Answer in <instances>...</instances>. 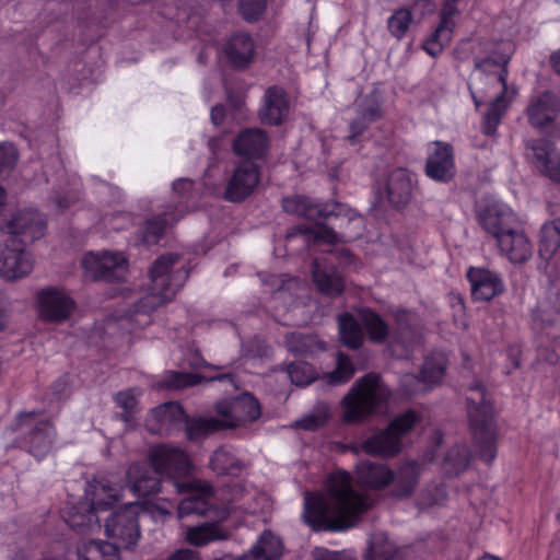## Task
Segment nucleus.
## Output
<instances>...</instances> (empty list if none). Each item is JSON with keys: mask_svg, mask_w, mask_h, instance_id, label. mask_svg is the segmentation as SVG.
Masks as SVG:
<instances>
[{"mask_svg": "<svg viewBox=\"0 0 560 560\" xmlns=\"http://www.w3.org/2000/svg\"><path fill=\"white\" fill-rule=\"evenodd\" d=\"M258 167L253 162H244L237 166L231 177L226 189L225 198L230 201H241L249 196L259 183Z\"/></svg>", "mask_w": 560, "mask_h": 560, "instance_id": "4be33fe9", "label": "nucleus"}, {"mask_svg": "<svg viewBox=\"0 0 560 560\" xmlns=\"http://www.w3.org/2000/svg\"><path fill=\"white\" fill-rule=\"evenodd\" d=\"M225 115V110L222 106H214L211 109V119L214 125L221 124L223 117Z\"/></svg>", "mask_w": 560, "mask_h": 560, "instance_id": "774afa93", "label": "nucleus"}, {"mask_svg": "<svg viewBox=\"0 0 560 560\" xmlns=\"http://www.w3.org/2000/svg\"><path fill=\"white\" fill-rule=\"evenodd\" d=\"M330 416V409L327 404L319 402L314 410L295 422V427L305 430H315L324 425Z\"/></svg>", "mask_w": 560, "mask_h": 560, "instance_id": "a18cd8bd", "label": "nucleus"}, {"mask_svg": "<svg viewBox=\"0 0 560 560\" xmlns=\"http://www.w3.org/2000/svg\"><path fill=\"white\" fill-rule=\"evenodd\" d=\"M288 350L294 354H314L325 349L324 343L316 337L292 332L285 337Z\"/></svg>", "mask_w": 560, "mask_h": 560, "instance_id": "a19ab883", "label": "nucleus"}, {"mask_svg": "<svg viewBox=\"0 0 560 560\" xmlns=\"http://www.w3.org/2000/svg\"><path fill=\"white\" fill-rule=\"evenodd\" d=\"M18 161V151L12 143L3 142L0 144V176L8 175L15 166Z\"/></svg>", "mask_w": 560, "mask_h": 560, "instance_id": "6e6d98bb", "label": "nucleus"}, {"mask_svg": "<svg viewBox=\"0 0 560 560\" xmlns=\"http://www.w3.org/2000/svg\"><path fill=\"white\" fill-rule=\"evenodd\" d=\"M222 51L234 68L244 69L254 60L255 46L248 34L238 32L224 42Z\"/></svg>", "mask_w": 560, "mask_h": 560, "instance_id": "a878e982", "label": "nucleus"}, {"mask_svg": "<svg viewBox=\"0 0 560 560\" xmlns=\"http://www.w3.org/2000/svg\"><path fill=\"white\" fill-rule=\"evenodd\" d=\"M382 116V110L378 105H373L360 112V119L362 122L353 121L350 125V139L353 140L359 136L366 127L368 124L375 121Z\"/></svg>", "mask_w": 560, "mask_h": 560, "instance_id": "603ef678", "label": "nucleus"}, {"mask_svg": "<svg viewBox=\"0 0 560 560\" xmlns=\"http://www.w3.org/2000/svg\"><path fill=\"white\" fill-rule=\"evenodd\" d=\"M314 560H355L354 557L348 552L329 551L324 548H315Z\"/></svg>", "mask_w": 560, "mask_h": 560, "instance_id": "052dcab7", "label": "nucleus"}, {"mask_svg": "<svg viewBox=\"0 0 560 560\" xmlns=\"http://www.w3.org/2000/svg\"><path fill=\"white\" fill-rule=\"evenodd\" d=\"M557 109L555 96L548 92L544 93L534 98L527 108L529 122L536 128H542L555 119Z\"/></svg>", "mask_w": 560, "mask_h": 560, "instance_id": "c9c22d12", "label": "nucleus"}, {"mask_svg": "<svg viewBox=\"0 0 560 560\" xmlns=\"http://www.w3.org/2000/svg\"><path fill=\"white\" fill-rule=\"evenodd\" d=\"M508 357L514 369L521 365V349L517 346H513L509 349Z\"/></svg>", "mask_w": 560, "mask_h": 560, "instance_id": "69168bd1", "label": "nucleus"}, {"mask_svg": "<svg viewBox=\"0 0 560 560\" xmlns=\"http://www.w3.org/2000/svg\"><path fill=\"white\" fill-rule=\"evenodd\" d=\"M176 220V217L148 220L144 226H142V242L155 244L164 234L166 226L174 223Z\"/></svg>", "mask_w": 560, "mask_h": 560, "instance_id": "49530a36", "label": "nucleus"}, {"mask_svg": "<svg viewBox=\"0 0 560 560\" xmlns=\"http://www.w3.org/2000/svg\"><path fill=\"white\" fill-rule=\"evenodd\" d=\"M479 221L483 229L498 240L499 236L514 228L516 217L508 205L493 201L480 211Z\"/></svg>", "mask_w": 560, "mask_h": 560, "instance_id": "412c9836", "label": "nucleus"}, {"mask_svg": "<svg viewBox=\"0 0 560 560\" xmlns=\"http://www.w3.org/2000/svg\"><path fill=\"white\" fill-rule=\"evenodd\" d=\"M497 242L511 262L526 261L533 254V245L521 230L513 228L499 236Z\"/></svg>", "mask_w": 560, "mask_h": 560, "instance_id": "cd10ccee", "label": "nucleus"}, {"mask_svg": "<svg viewBox=\"0 0 560 560\" xmlns=\"http://www.w3.org/2000/svg\"><path fill=\"white\" fill-rule=\"evenodd\" d=\"M421 475V467L416 463L401 465L395 478L394 472L383 464L362 462L357 465V481L370 489H382L395 480V495L405 498L411 494Z\"/></svg>", "mask_w": 560, "mask_h": 560, "instance_id": "423d86ee", "label": "nucleus"}, {"mask_svg": "<svg viewBox=\"0 0 560 560\" xmlns=\"http://www.w3.org/2000/svg\"><path fill=\"white\" fill-rule=\"evenodd\" d=\"M215 411L222 429L236 428L253 422L261 415L259 402L248 393L218 401Z\"/></svg>", "mask_w": 560, "mask_h": 560, "instance_id": "f8f14e48", "label": "nucleus"}, {"mask_svg": "<svg viewBox=\"0 0 560 560\" xmlns=\"http://www.w3.org/2000/svg\"><path fill=\"white\" fill-rule=\"evenodd\" d=\"M359 319L362 323L371 341L383 342L389 336L387 324L375 312L368 308L361 310L359 312Z\"/></svg>", "mask_w": 560, "mask_h": 560, "instance_id": "ea45409f", "label": "nucleus"}, {"mask_svg": "<svg viewBox=\"0 0 560 560\" xmlns=\"http://www.w3.org/2000/svg\"><path fill=\"white\" fill-rule=\"evenodd\" d=\"M33 269V260L15 237L0 243V277L16 280L27 276Z\"/></svg>", "mask_w": 560, "mask_h": 560, "instance_id": "2eb2a0df", "label": "nucleus"}, {"mask_svg": "<svg viewBox=\"0 0 560 560\" xmlns=\"http://www.w3.org/2000/svg\"><path fill=\"white\" fill-rule=\"evenodd\" d=\"M70 386V381L68 375L60 376L52 385L51 389L56 397H61L65 395Z\"/></svg>", "mask_w": 560, "mask_h": 560, "instance_id": "680f3d73", "label": "nucleus"}, {"mask_svg": "<svg viewBox=\"0 0 560 560\" xmlns=\"http://www.w3.org/2000/svg\"><path fill=\"white\" fill-rule=\"evenodd\" d=\"M417 417L407 411L397 417L386 430L380 431L362 444L364 452L371 455L392 456L401 450V436L416 423Z\"/></svg>", "mask_w": 560, "mask_h": 560, "instance_id": "9d476101", "label": "nucleus"}, {"mask_svg": "<svg viewBox=\"0 0 560 560\" xmlns=\"http://www.w3.org/2000/svg\"><path fill=\"white\" fill-rule=\"evenodd\" d=\"M12 430L20 447L37 459L44 458L57 439L55 423L40 410L22 411L16 415Z\"/></svg>", "mask_w": 560, "mask_h": 560, "instance_id": "39448f33", "label": "nucleus"}, {"mask_svg": "<svg viewBox=\"0 0 560 560\" xmlns=\"http://www.w3.org/2000/svg\"><path fill=\"white\" fill-rule=\"evenodd\" d=\"M226 535L217 524H203L191 527L186 533V539L191 545L203 546L212 540L224 538Z\"/></svg>", "mask_w": 560, "mask_h": 560, "instance_id": "c03bdc74", "label": "nucleus"}, {"mask_svg": "<svg viewBox=\"0 0 560 560\" xmlns=\"http://www.w3.org/2000/svg\"><path fill=\"white\" fill-rule=\"evenodd\" d=\"M185 417L179 404L174 401L164 402L149 412L147 428L153 433H170L179 428Z\"/></svg>", "mask_w": 560, "mask_h": 560, "instance_id": "b1692460", "label": "nucleus"}, {"mask_svg": "<svg viewBox=\"0 0 560 560\" xmlns=\"http://www.w3.org/2000/svg\"><path fill=\"white\" fill-rule=\"evenodd\" d=\"M140 466L135 463L127 471V480L121 490L128 489L137 499L124 504L105 521L107 537L115 540L119 548L132 549L140 538Z\"/></svg>", "mask_w": 560, "mask_h": 560, "instance_id": "20e7f679", "label": "nucleus"}, {"mask_svg": "<svg viewBox=\"0 0 560 560\" xmlns=\"http://www.w3.org/2000/svg\"><path fill=\"white\" fill-rule=\"evenodd\" d=\"M415 10H422L423 13H433L435 5L430 0H419L415 4Z\"/></svg>", "mask_w": 560, "mask_h": 560, "instance_id": "338daca9", "label": "nucleus"}, {"mask_svg": "<svg viewBox=\"0 0 560 560\" xmlns=\"http://www.w3.org/2000/svg\"><path fill=\"white\" fill-rule=\"evenodd\" d=\"M282 207L288 213L302 215L310 220L330 218L336 220L335 226L340 229V234H337L330 228L319 224L314 228L299 229L306 240L312 238L314 242H325L328 244L348 242L359 236L363 229V218L342 203L329 202L322 205L308 197L292 196L283 199Z\"/></svg>", "mask_w": 560, "mask_h": 560, "instance_id": "7ed1b4c3", "label": "nucleus"}, {"mask_svg": "<svg viewBox=\"0 0 560 560\" xmlns=\"http://www.w3.org/2000/svg\"><path fill=\"white\" fill-rule=\"evenodd\" d=\"M259 115L266 124H281L289 115V102L285 92L278 86L267 90Z\"/></svg>", "mask_w": 560, "mask_h": 560, "instance_id": "c85d7f7f", "label": "nucleus"}, {"mask_svg": "<svg viewBox=\"0 0 560 560\" xmlns=\"http://www.w3.org/2000/svg\"><path fill=\"white\" fill-rule=\"evenodd\" d=\"M283 551L281 539L270 530H265L248 553L236 560H276Z\"/></svg>", "mask_w": 560, "mask_h": 560, "instance_id": "f704fd0d", "label": "nucleus"}, {"mask_svg": "<svg viewBox=\"0 0 560 560\" xmlns=\"http://www.w3.org/2000/svg\"><path fill=\"white\" fill-rule=\"evenodd\" d=\"M267 8V0H238V11L248 21L258 20Z\"/></svg>", "mask_w": 560, "mask_h": 560, "instance_id": "864d4df0", "label": "nucleus"}, {"mask_svg": "<svg viewBox=\"0 0 560 560\" xmlns=\"http://www.w3.org/2000/svg\"><path fill=\"white\" fill-rule=\"evenodd\" d=\"M288 375L291 382L298 386H305L312 383L316 373L306 362H296L288 366Z\"/></svg>", "mask_w": 560, "mask_h": 560, "instance_id": "8fccbe9b", "label": "nucleus"}, {"mask_svg": "<svg viewBox=\"0 0 560 560\" xmlns=\"http://www.w3.org/2000/svg\"><path fill=\"white\" fill-rule=\"evenodd\" d=\"M210 464L218 474H231L235 466V460L230 452L219 448L213 453Z\"/></svg>", "mask_w": 560, "mask_h": 560, "instance_id": "5fc2aeb1", "label": "nucleus"}, {"mask_svg": "<svg viewBox=\"0 0 560 560\" xmlns=\"http://www.w3.org/2000/svg\"><path fill=\"white\" fill-rule=\"evenodd\" d=\"M370 504L368 497L353 490L347 471H336L327 480L326 494L305 495L303 518L316 529L341 530L350 527Z\"/></svg>", "mask_w": 560, "mask_h": 560, "instance_id": "f257e3e1", "label": "nucleus"}, {"mask_svg": "<svg viewBox=\"0 0 560 560\" xmlns=\"http://www.w3.org/2000/svg\"><path fill=\"white\" fill-rule=\"evenodd\" d=\"M120 497H122L120 491L108 481L95 479L88 483L84 501L89 502V505L97 513L110 508Z\"/></svg>", "mask_w": 560, "mask_h": 560, "instance_id": "c756f323", "label": "nucleus"}, {"mask_svg": "<svg viewBox=\"0 0 560 560\" xmlns=\"http://www.w3.org/2000/svg\"><path fill=\"white\" fill-rule=\"evenodd\" d=\"M115 402L120 409L118 415L126 425L135 429L137 425L138 399L131 389L119 392L115 395Z\"/></svg>", "mask_w": 560, "mask_h": 560, "instance_id": "37998d69", "label": "nucleus"}, {"mask_svg": "<svg viewBox=\"0 0 560 560\" xmlns=\"http://www.w3.org/2000/svg\"><path fill=\"white\" fill-rule=\"evenodd\" d=\"M38 315L45 322L61 323L68 319L75 302L63 289L48 287L37 293Z\"/></svg>", "mask_w": 560, "mask_h": 560, "instance_id": "dca6fc26", "label": "nucleus"}, {"mask_svg": "<svg viewBox=\"0 0 560 560\" xmlns=\"http://www.w3.org/2000/svg\"><path fill=\"white\" fill-rule=\"evenodd\" d=\"M354 372L355 370L350 359L342 353H338L337 366L335 371L326 375V378L329 384L338 385L348 382Z\"/></svg>", "mask_w": 560, "mask_h": 560, "instance_id": "de8ad7c7", "label": "nucleus"}, {"mask_svg": "<svg viewBox=\"0 0 560 560\" xmlns=\"http://www.w3.org/2000/svg\"><path fill=\"white\" fill-rule=\"evenodd\" d=\"M389 396L387 387L374 374H368L355 382L341 400L342 420L358 422L372 413Z\"/></svg>", "mask_w": 560, "mask_h": 560, "instance_id": "0eeeda50", "label": "nucleus"}, {"mask_svg": "<svg viewBox=\"0 0 560 560\" xmlns=\"http://www.w3.org/2000/svg\"><path fill=\"white\" fill-rule=\"evenodd\" d=\"M560 254V218L546 223L541 229L539 255L549 260Z\"/></svg>", "mask_w": 560, "mask_h": 560, "instance_id": "58836bf2", "label": "nucleus"}, {"mask_svg": "<svg viewBox=\"0 0 560 560\" xmlns=\"http://www.w3.org/2000/svg\"><path fill=\"white\" fill-rule=\"evenodd\" d=\"M222 501L228 504L225 512L220 516L224 520L231 515L235 516L238 512L256 514L265 512L269 509V500L264 493H259L253 487L245 488L243 486L230 487L222 492Z\"/></svg>", "mask_w": 560, "mask_h": 560, "instance_id": "4468645a", "label": "nucleus"}, {"mask_svg": "<svg viewBox=\"0 0 560 560\" xmlns=\"http://www.w3.org/2000/svg\"><path fill=\"white\" fill-rule=\"evenodd\" d=\"M527 159L548 178L560 182V152L545 140H534L526 149Z\"/></svg>", "mask_w": 560, "mask_h": 560, "instance_id": "a211bd4d", "label": "nucleus"}, {"mask_svg": "<svg viewBox=\"0 0 560 560\" xmlns=\"http://www.w3.org/2000/svg\"><path fill=\"white\" fill-rule=\"evenodd\" d=\"M149 460L154 468L155 477L147 478L145 485L142 483V493H155L160 491L161 478L167 476L171 478L182 477L188 474L190 462L185 452L179 448L156 445L149 453ZM144 478L142 477V482Z\"/></svg>", "mask_w": 560, "mask_h": 560, "instance_id": "1a4fd4ad", "label": "nucleus"}, {"mask_svg": "<svg viewBox=\"0 0 560 560\" xmlns=\"http://www.w3.org/2000/svg\"><path fill=\"white\" fill-rule=\"evenodd\" d=\"M411 21L412 18L410 11L407 9H399L388 19V28L395 37L401 38L408 31Z\"/></svg>", "mask_w": 560, "mask_h": 560, "instance_id": "3c124183", "label": "nucleus"}, {"mask_svg": "<svg viewBox=\"0 0 560 560\" xmlns=\"http://www.w3.org/2000/svg\"><path fill=\"white\" fill-rule=\"evenodd\" d=\"M468 464V452L466 448L456 446L452 448L444 458L443 469L446 474H458Z\"/></svg>", "mask_w": 560, "mask_h": 560, "instance_id": "09e8293b", "label": "nucleus"}, {"mask_svg": "<svg viewBox=\"0 0 560 560\" xmlns=\"http://www.w3.org/2000/svg\"><path fill=\"white\" fill-rule=\"evenodd\" d=\"M268 147V138L264 131L257 128L242 131L233 143L234 152L237 155L249 159L261 156Z\"/></svg>", "mask_w": 560, "mask_h": 560, "instance_id": "473e14b6", "label": "nucleus"}, {"mask_svg": "<svg viewBox=\"0 0 560 560\" xmlns=\"http://www.w3.org/2000/svg\"><path fill=\"white\" fill-rule=\"evenodd\" d=\"M511 51L509 43H500L490 56L476 61L471 73L469 89L476 106L489 103L483 118L486 135H492L495 131L514 94L505 83L506 65Z\"/></svg>", "mask_w": 560, "mask_h": 560, "instance_id": "f03ea898", "label": "nucleus"}, {"mask_svg": "<svg viewBox=\"0 0 560 560\" xmlns=\"http://www.w3.org/2000/svg\"><path fill=\"white\" fill-rule=\"evenodd\" d=\"M82 267L93 280L105 282H120L128 275V262L121 253H89L82 260Z\"/></svg>", "mask_w": 560, "mask_h": 560, "instance_id": "ddd939ff", "label": "nucleus"}, {"mask_svg": "<svg viewBox=\"0 0 560 560\" xmlns=\"http://www.w3.org/2000/svg\"><path fill=\"white\" fill-rule=\"evenodd\" d=\"M455 0L446 1L441 12V22L435 32L423 44L424 50L430 56H438L451 42L455 22L453 18L456 14Z\"/></svg>", "mask_w": 560, "mask_h": 560, "instance_id": "bb28decb", "label": "nucleus"}, {"mask_svg": "<svg viewBox=\"0 0 560 560\" xmlns=\"http://www.w3.org/2000/svg\"><path fill=\"white\" fill-rule=\"evenodd\" d=\"M177 258L175 255L162 256L155 260L151 268L150 279L152 287L150 288V295L153 298L152 306L171 300L186 278L183 271L172 270Z\"/></svg>", "mask_w": 560, "mask_h": 560, "instance_id": "9b49d317", "label": "nucleus"}, {"mask_svg": "<svg viewBox=\"0 0 560 560\" xmlns=\"http://www.w3.org/2000/svg\"><path fill=\"white\" fill-rule=\"evenodd\" d=\"M168 560H199L196 552L191 550H178Z\"/></svg>", "mask_w": 560, "mask_h": 560, "instance_id": "0e129e2a", "label": "nucleus"}, {"mask_svg": "<svg viewBox=\"0 0 560 560\" xmlns=\"http://www.w3.org/2000/svg\"><path fill=\"white\" fill-rule=\"evenodd\" d=\"M191 187L192 183L187 178H180L173 183V191L180 197L186 196L191 190Z\"/></svg>", "mask_w": 560, "mask_h": 560, "instance_id": "e2e57ef3", "label": "nucleus"}, {"mask_svg": "<svg viewBox=\"0 0 560 560\" xmlns=\"http://www.w3.org/2000/svg\"><path fill=\"white\" fill-rule=\"evenodd\" d=\"M411 189L412 183L409 173L404 168H396L389 174L384 195L392 205L401 206L409 199Z\"/></svg>", "mask_w": 560, "mask_h": 560, "instance_id": "72a5a7b5", "label": "nucleus"}, {"mask_svg": "<svg viewBox=\"0 0 560 560\" xmlns=\"http://www.w3.org/2000/svg\"><path fill=\"white\" fill-rule=\"evenodd\" d=\"M434 492L435 493L433 494V490L431 488H427L423 490L421 494V501L419 503L421 509L438 506L445 501L446 491L444 487H436L434 489Z\"/></svg>", "mask_w": 560, "mask_h": 560, "instance_id": "4d7b16f0", "label": "nucleus"}, {"mask_svg": "<svg viewBox=\"0 0 560 560\" xmlns=\"http://www.w3.org/2000/svg\"><path fill=\"white\" fill-rule=\"evenodd\" d=\"M427 152V175L436 182H450L456 173L453 147L443 141H433L428 144Z\"/></svg>", "mask_w": 560, "mask_h": 560, "instance_id": "f3484780", "label": "nucleus"}, {"mask_svg": "<svg viewBox=\"0 0 560 560\" xmlns=\"http://www.w3.org/2000/svg\"><path fill=\"white\" fill-rule=\"evenodd\" d=\"M184 429L186 438L189 441L197 442L209 434L221 430L222 427L219 422L218 417H199V418H186L184 420Z\"/></svg>", "mask_w": 560, "mask_h": 560, "instance_id": "4c0bfd02", "label": "nucleus"}, {"mask_svg": "<svg viewBox=\"0 0 560 560\" xmlns=\"http://www.w3.org/2000/svg\"><path fill=\"white\" fill-rule=\"evenodd\" d=\"M338 322L341 342L352 349L360 347L363 332L355 318L351 314H343L339 316Z\"/></svg>", "mask_w": 560, "mask_h": 560, "instance_id": "79ce46f5", "label": "nucleus"}, {"mask_svg": "<svg viewBox=\"0 0 560 560\" xmlns=\"http://www.w3.org/2000/svg\"><path fill=\"white\" fill-rule=\"evenodd\" d=\"M9 237H15L21 244L33 243L44 236L46 221L34 210L19 211L8 223Z\"/></svg>", "mask_w": 560, "mask_h": 560, "instance_id": "6ab92c4d", "label": "nucleus"}, {"mask_svg": "<svg viewBox=\"0 0 560 560\" xmlns=\"http://www.w3.org/2000/svg\"><path fill=\"white\" fill-rule=\"evenodd\" d=\"M467 278L471 287V295L478 301H489L504 289L501 277L483 267H470Z\"/></svg>", "mask_w": 560, "mask_h": 560, "instance_id": "5701e85b", "label": "nucleus"}, {"mask_svg": "<svg viewBox=\"0 0 560 560\" xmlns=\"http://www.w3.org/2000/svg\"><path fill=\"white\" fill-rule=\"evenodd\" d=\"M199 382L200 377L197 374L173 372L167 376L165 385L171 388H182Z\"/></svg>", "mask_w": 560, "mask_h": 560, "instance_id": "13d9d810", "label": "nucleus"}, {"mask_svg": "<svg viewBox=\"0 0 560 560\" xmlns=\"http://www.w3.org/2000/svg\"><path fill=\"white\" fill-rule=\"evenodd\" d=\"M67 524L75 532L86 534L101 529V522L89 502L80 501L65 516Z\"/></svg>", "mask_w": 560, "mask_h": 560, "instance_id": "2f4dec72", "label": "nucleus"}, {"mask_svg": "<svg viewBox=\"0 0 560 560\" xmlns=\"http://www.w3.org/2000/svg\"><path fill=\"white\" fill-rule=\"evenodd\" d=\"M446 359L443 353H436L427 359L421 370L420 377L407 374L401 380V385L407 394H416L427 390L441 382L445 373Z\"/></svg>", "mask_w": 560, "mask_h": 560, "instance_id": "aec40b11", "label": "nucleus"}, {"mask_svg": "<svg viewBox=\"0 0 560 560\" xmlns=\"http://www.w3.org/2000/svg\"><path fill=\"white\" fill-rule=\"evenodd\" d=\"M179 492H186L185 497L178 505V515L183 517L190 514H202L207 511L208 500L210 499L212 491L207 482L201 481H189L177 483Z\"/></svg>", "mask_w": 560, "mask_h": 560, "instance_id": "393cba45", "label": "nucleus"}, {"mask_svg": "<svg viewBox=\"0 0 560 560\" xmlns=\"http://www.w3.org/2000/svg\"><path fill=\"white\" fill-rule=\"evenodd\" d=\"M467 398V413L475 439L481 444L480 456L487 463L495 458L494 411L486 398L483 389L478 385L470 387Z\"/></svg>", "mask_w": 560, "mask_h": 560, "instance_id": "6e6552de", "label": "nucleus"}, {"mask_svg": "<svg viewBox=\"0 0 560 560\" xmlns=\"http://www.w3.org/2000/svg\"><path fill=\"white\" fill-rule=\"evenodd\" d=\"M312 273L314 283L322 293L337 295L342 292V277L326 258L314 261Z\"/></svg>", "mask_w": 560, "mask_h": 560, "instance_id": "7c9ffc66", "label": "nucleus"}, {"mask_svg": "<svg viewBox=\"0 0 560 560\" xmlns=\"http://www.w3.org/2000/svg\"><path fill=\"white\" fill-rule=\"evenodd\" d=\"M119 547L115 542L103 540H88L78 545L79 560H120Z\"/></svg>", "mask_w": 560, "mask_h": 560, "instance_id": "e433bc0d", "label": "nucleus"}, {"mask_svg": "<svg viewBox=\"0 0 560 560\" xmlns=\"http://www.w3.org/2000/svg\"><path fill=\"white\" fill-rule=\"evenodd\" d=\"M368 560H400L390 545L381 550L376 545H372Z\"/></svg>", "mask_w": 560, "mask_h": 560, "instance_id": "bf43d9fd", "label": "nucleus"}]
</instances>
